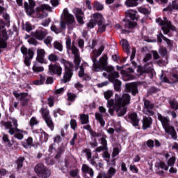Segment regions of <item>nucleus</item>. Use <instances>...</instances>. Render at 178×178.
I'll return each instance as SVG.
<instances>
[{"instance_id": "c756f323", "label": "nucleus", "mask_w": 178, "mask_h": 178, "mask_svg": "<svg viewBox=\"0 0 178 178\" xmlns=\"http://www.w3.org/2000/svg\"><path fill=\"white\" fill-rule=\"evenodd\" d=\"M95 119L99 122V123L101 124L102 127H104L105 126V120H104V118L102 117V114L99 113H95Z\"/></svg>"}, {"instance_id": "e433bc0d", "label": "nucleus", "mask_w": 178, "mask_h": 178, "mask_svg": "<svg viewBox=\"0 0 178 178\" xmlns=\"http://www.w3.org/2000/svg\"><path fill=\"white\" fill-rule=\"evenodd\" d=\"M24 8L29 16L34 13V7L29 6V3H24Z\"/></svg>"}, {"instance_id": "72a5a7b5", "label": "nucleus", "mask_w": 178, "mask_h": 178, "mask_svg": "<svg viewBox=\"0 0 178 178\" xmlns=\"http://www.w3.org/2000/svg\"><path fill=\"white\" fill-rule=\"evenodd\" d=\"M40 113H42V116L43 119H47L48 118H51L49 115V110L45 108H42L40 110Z\"/></svg>"}, {"instance_id": "338daca9", "label": "nucleus", "mask_w": 178, "mask_h": 178, "mask_svg": "<svg viewBox=\"0 0 178 178\" xmlns=\"http://www.w3.org/2000/svg\"><path fill=\"white\" fill-rule=\"evenodd\" d=\"M151 58H152V54L148 53V54H147L145 56V57H144V58H143V61H144V62H148V60H149L151 59Z\"/></svg>"}, {"instance_id": "4be33fe9", "label": "nucleus", "mask_w": 178, "mask_h": 178, "mask_svg": "<svg viewBox=\"0 0 178 178\" xmlns=\"http://www.w3.org/2000/svg\"><path fill=\"white\" fill-rule=\"evenodd\" d=\"M104 49H105V47L101 46L97 50L93 51V54L92 56V62H97V58H98V56H101V54L104 52Z\"/></svg>"}, {"instance_id": "aec40b11", "label": "nucleus", "mask_w": 178, "mask_h": 178, "mask_svg": "<svg viewBox=\"0 0 178 178\" xmlns=\"http://www.w3.org/2000/svg\"><path fill=\"white\" fill-rule=\"evenodd\" d=\"M153 67L154 66L152 65V63H149L142 68V73H150L152 76H154L155 71Z\"/></svg>"}, {"instance_id": "ddd939ff", "label": "nucleus", "mask_w": 178, "mask_h": 178, "mask_svg": "<svg viewBox=\"0 0 178 178\" xmlns=\"http://www.w3.org/2000/svg\"><path fill=\"white\" fill-rule=\"evenodd\" d=\"M73 13L75 14L77 22L79 24H84V13L80 8H74Z\"/></svg>"}, {"instance_id": "9b49d317", "label": "nucleus", "mask_w": 178, "mask_h": 178, "mask_svg": "<svg viewBox=\"0 0 178 178\" xmlns=\"http://www.w3.org/2000/svg\"><path fill=\"white\" fill-rule=\"evenodd\" d=\"M108 137L106 135H102L100 141L102 146H99L96 148V152H101V151H107L108 150V141L106 140Z\"/></svg>"}, {"instance_id": "e2e57ef3", "label": "nucleus", "mask_w": 178, "mask_h": 178, "mask_svg": "<svg viewBox=\"0 0 178 178\" xmlns=\"http://www.w3.org/2000/svg\"><path fill=\"white\" fill-rule=\"evenodd\" d=\"M175 162H176V159L175 157H171L168 161V165L169 166H173L175 165Z\"/></svg>"}, {"instance_id": "5701e85b", "label": "nucleus", "mask_w": 178, "mask_h": 178, "mask_svg": "<svg viewBox=\"0 0 178 178\" xmlns=\"http://www.w3.org/2000/svg\"><path fill=\"white\" fill-rule=\"evenodd\" d=\"M152 124V118L151 117H145L143 120V129L147 130V129L151 127Z\"/></svg>"}, {"instance_id": "4468645a", "label": "nucleus", "mask_w": 178, "mask_h": 178, "mask_svg": "<svg viewBox=\"0 0 178 178\" xmlns=\"http://www.w3.org/2000/svg\"><path fill=\"white\" fill-rule=\"evenodd\" d=\"M45 50L43 49H37L36 62L42 65L45 63Z\"/></svg>"}, {"instance_id": "49530a36", "label": "nucleus", "mask_w": 178, "mask_h": 178, "mask_svg": "<svg viewBox=\"0 0 178 178\" xmlns=\"http://www.w3.org/2000/svg\"><path fill=\"white\" fill-rule=\"evenodd\" d=\"M93 8H95L96 10H102V9H104V5L98 1H96L95 2Z\"/></svg>"}, {"instance_id": "09e8293b", "label": "nucleus", "mask_w": 178, "mask_h": 178, "mask_svg": "<svg viewBox=\"0 0 178 178\" xmlns=\"http://www.w3.org/2000/svg\"><path fill=\"white\" fill-rule=\"evenodd\" d=\"M13 124L14 126V131H21V133H23V130L19 129L17 128V120L16 119H13Z\"/></svg>"}, {"instance_id": "bf43d9fd", "label": "nucleus", "mask_w": 178, "mask_h": 178, "mask_svg": "<svg viewBox=\"0 0 178 178\" xmlns=\"http://www.w3.org/2000/svg\"><path fill=\"white\" fill-rule=\"evenodd\" d=\"M85 154H86L88 161H90V159H91L92 158V154H91V149H86L84 150Z\"/></svg>"}, {"instance_id": "c85d7f7f", "label": "nucleus", "mask_w": 178, "mask_h": 178, "mask_svg": "<svg viewBox=\"0 0 178 178\" xmlns=\"http://www.w3.org/2000/svg\"><path fill=\"white\" fill-rule=\"evenodd\" d=\"M38 12H42L44 10H47V12L52 11V7H50L49 5L42 4V6L37 8Z\"/></svg>"}, {"instance_id": "680f3d73", "label": "nucleus", "mask_w": 178, "mask_h": 178, "mask_svg": "<svg viewBox=\"0 0 178 178\" xmlns=\"http://www.w3.org/2000/svg\"><path fill=\"white\" fill-rule=\"evenodd\" d=\"M70 126L73 130H76V127H77V122H76V120H71Z\"/></svg>"}, {"instance_id": "0eeeda50", "label": "nucleus", "mask_w": 178, "mask_h": 178, "mask_svg": "<svg viewBox=\"0 0 178 178\" xmlns=\"http://www.w3.org/2000/svg\"><path fill=\"white\" fill-rule=\"evenodd\" d=\"M35 172L38 175H41L42 178H48L51 176V170L45 168L42 163H38L35 165Z\"/></svg>"}, {"instance_id": "c9c22d12", "label": "nucleus", "mask_w": 178, "mask_h": 178, "mask_svg": "<svg viewBox=\"0 0 178 178\" xmlns=\"http://www.w3.org/2000/svg\"><path fill=\"white\" fill-rule=\"evenodd\" d=\"M120 76L119 72L114 71L108 76V77L111 81H115V80H118L116 79H119Z\"/></svg>"}, {"instance_id": "c03bdc74", "label": "nucleus", "mask_w": 178, "mask_h": 178, "mask_svg": "<svg viewBox=\"0 0 178 178\" xmlns=\"http://www.w3.org/2000/svg\"><path fill=\"white\" fill-rule=\"evenodd\" d=\"M170 83L173 84L174 83L178 82V74H172L170 76Z\"/></svg>"}, {"instance_id": "cd10ccee", "label": "nucleus", "mask_w": 178, "mask_h": 178, "mask_svg": "<svg viewBox=\"0 0 178 178\" xmlns=\"http://www.w3.org/2000/svg\"><path fill=\"white\" fill-rule=\"evenodd\" d=\"M121 44L122 45L124 51H125L127 54H130V44H129V42L126 39L121 40Z\"/></svg>"}, {"instance_id": "f8f14e48", "label": "nucleus", "mask_w": 178, "mask_h": 178, "mask_svg": "<svg viewBox=\"0 0 178 178\" xmlns=\"http://www.w3.org/2000/svg\"><path fill=\"white\" fill-rule=\"evenodd\" d=\"M13 95L15 96V98H19L20 101H22V104L23 106H26L29 105V98H27L29 94L27 93L19 94L16 92H14Z\"/></svg>"}, {"instance_id": "9d476101", "label": "nucleus", "mask_w": 178, "mask_h": 178, "mask_svg": "<svg viewBox=\"0 0 178 178\" xmlns=\"http://www.w3.org/2000/svg\"><path fill=\"white\" fill-rule=\"evenodd\" d=\"M48 72L51 76L55 74L57 76H62V67L58 65L57 64H50L49 65Z\"/></svg>"}, {"instance_id": "7ed1b4c3", "label": "nucleus", "mask_w": 178, "mask_h": 178, "mask_svg": "<svg viewBox=\"0 0 178 178\" xmlns=\"http://www.w3.org/2000/svg\"><path fill=\"white\" fill-rule=\"evenodd\" d=\"M61 63L65 66V74L63 78L61 79V83H67L70 81V79L73 76V63L65 60L61 59Z\"/></svg>"}, {"instance_id": "a19ab883", "label": "nucleus", "mask_w": 178, "mask_h": 178, "mask_svg": "<svg viewBox=\"0 0 178 178\" xmlns=\"http://www.w3.org/2000/svg\"><path fill=\"white\" fill-rule=\"evenodd\" d=\"M23 162H24V157H19L17 161V169H21V168H23Z\"/></svg>"}, {"instance_id": "603ef678", "label": "nucleus", "mask_w": 178, "mask_h": 178, "mask_svg": "<svg viewBox=\"0 0 178 178\" xmlns=\"http://www.w3.org/2000/svg\"><path fill=\"white\" fill-rule=\"evenodd\" d=\"M74 87L75 88H76V90H78V91L81 92L83 91L84 86L81 84L80 82H76V83H74Z\"/></svg>"}, {"instance_id": "0e129e2a", "label": "nucleus", "mask_w": 178, "mask_h": 178, "mask_svg": "<svg viewBox=\"0 0 178 178\" xmlns=\"http://www.w3.org/2000/svg\"><path fill=\"white\" fill-rule=\"evenodd\" d=\"M8 47V44H6V42L3 40H0V54L2 52V50H1V48H6Z\"/></svg>"}, {"instance_id": "a878e982", "label": "nucleus", "mask_w": 178, "mask_h": 178, "mask_svg": "<svg viewBox=\"0 0 178 178\" xmlns=\"http://www.w3.org/2000/svg\"><path fill=\"white\" fill-rule=\"evenodd\" d=\"M127 17H130L131 20H137V11L134 10H128L125 12Z\"/></svg>"}, {"instance_id": "b1692460", "label": "nucleus", "mask_w": 178, "mask_h": 178, "mask_svg": "<svg viewBox=\"0 0 178 178\" xmlns=\"http://www.w3.org/2000/svg\"><path fill=\"white\" fill-rule=\"evenodd\" d=\"M86 66H87L86 63L81 64V65L79 67L80 70L79 72V77H83L84 80H87V78L90 79V76L84 73V68Z\"/></svg>"}, {"instance_id": "6e6d98bb", "label": "nucleus", "mask_w": 178, "mask_h": 178, "mask_svg": "<svg viewBox=\"0 0 178 178\" xmlns=\"http://www.w3.org/2000/svg\"><path fill=\"white\" fill-rule=\"evenodd\" d=\"M103 70H105L106 72H107V73H110V74L113 72L115 71V68H113V67L112 66H106Z\"/></svg>"}, {"instance_id": "bb28decb", "label": "nucleus", "mask_w": 178, "mask_h": 178, "mask_svg": "<svg viewBox=\"0 0 178 178\" xmlns=\"http://www.w3.org/2000/svg\"><path fill=\"white\" fill-rule=\"evenodd\" d=\"M3 126H4V127H6V129H7V130L8 129L9 130L8 133L11 136H13V134H15V128H13L12 122H3Z\"/></svg>"}, {"instance_id": "6e6552de", "label": "nucleus", "mask_w": 178, "mask_h": 178, "mask_svg": "<svg viewBox=\"0 0 178 178\" xmlns=\"http://www.w3.org/2000/svg\"><path fill=\"white\" fill-rule=\"evenodd\" d=\"M21 51L23 55H25L24 63L26 66H30V59H33L34 51L31 49H27L26 47H21Z\"/></svg>"}, {"instance_id": "8fccbe9b", "label": "nucleus", "mask_w": 178, "mask_h": 178, "mask_svg": "<svg viewBox=\"0 0 178 178\" xmlns=\"http://www.w3.org/2000/svg\"><path fill=\"white\" fill-rule=\"evenodd\" d=\"M17 134H15L14 137H15V138H17L18 140H23L24 138V135L23 133H24L26 134V131L22 132V131H17Z\"/></svg>"}, {"instance_id": "4c0bfd02", "label": "nucleus", "mask_w": 178, "mask_h": 178, "mask_svg": "<svg viewBox=\"0 0 178 178\" xmlns=\"http://www.w3.org/2000/svg\"><path fill=\"white\" fill-rule=\"evenodd\" d=\"M48 59L49 60H50V62L55 63L56 62H58V60H59V57L56 54H51L48 56Z\"/></svg>"}, {"instance_id": "f704fd0d", "label": "nucleus", "mask_w": 178, "mask_h": 178, "mask_svg": "<svg viewBox=\"0 0 178 178\" xmlns=\"http://www.w3.org/2000/svg\"><path fill=\"white\" fill-rule=\"evenodd\" d=\"M44 120L45 121V123L47 124L48 127H49L51 130H54V122L52 121V118H51V117H49L47 118H44Z\"/></svg>"}, {"instance_id": "3c124183", "label": "nucleus", "mask_w": 178, "mask_h": 178, "mask_svg": "<svg viewBox=\"0 0 178 178\" xmlns=\"http://www.w3.org/2000/svg\"><path fill=\"white\" fill-rule=\"evenodd\" d=\"M104 95L106 99H109L113 95V92L112 90H107L104 92Z\"/></svg>"}, {"instance_id": "412c9836", "label": "nucleus", "mask_w": 178, "mask_h": 178, "mask_svg": "<svg viewBox=\"0 0 178 178\" xmlns=\"http://www.w3.org/2000/svg\"><path fill=\"white\" fill-rule=\"evenodd\" d=\"M129 119L131 120V124L135 127L138 126V123L140 122V119L137 117V113H131L129 115Z\"/></svg>"}, {"instance_id": "39448f33", "label": "nucleus", "mask_w": 178, "mask_h": 178, "mask_svg": "<svg viewBox=\"0 0 178 178\" xmlns=\"http://www.w3.org/2000/svg\"><path fill=\"white\" fill-rule=\"evenodd\" d=\"M63 17L64 20L62 19L60 22L61 29H66V23L67 24H73L75 22L74 15L69 13L67 8L63 10Z\"/></svg>"}, {"instance_id": "a18cd8bd", "label": "nucleus", "mask_w": 178, "mask_h": 178, "mask_svg": "<svg viewBox=\"0 0 178 178\" xmlns=\"http://www.w3.org/2000/svg\"><path fill=\"white\" fill-rule=\"evenodd\" d=\"M97 26L95 19H91L89 22L87 24V27L88 29H94Z\"/></svg>"}, {"instance_id": "13d9d810", "label": "nucleus", "mask_w": 178, "mask_h": 178, "mask_svg": "<svg viewBox=\"0 0 178 178\" xmlns=\"http://www.w3.org/2000/svg\"><path fill=\"white\" fill-rule=\"evenodd\" d=\"M108 173L109 175H111V176L112 177H113V176H115V175H116V169L113 168V167H111L108 170Z\"/></svg>"}, {"instance_id": "423d86ee", "label": "nucleus", "mask_w": 178, "mask_h": 178, "mask_svg": "<svg viewBox=\"0 0 178 178\" xmlns=\"http://www.w3.org/2000/svg\"><path fill=\"white\" fill-rule=\"evenodd\" d=\"M108 66V56L104 55L101 57L99 61L93 62V72H101L104 68Z\"/></svg>"}, {"instance_id": "052dcab7", "label": "nucleus", "mask_w": 178, "mask_h": 178, "mask_svg": "<svg viewBox=\"0 0 178 178\" xmlns=\"http://www.w3.org/2000/svg\"><path fill=\"white\" fill-rule=\"evenodd\" d=\"M159 53L162 55V56H165L168 54V50L165 47H161L159 49Z\"/></svg>"}, {"instance_id": "2eb2a0df", "label": "nucleus", "mask_w": 178, "mask_h": 178, "mask_svg": "<svg viewBox=\"0 0 178 178\" xmlns=\"http://www.w3.org/2000/svg\"><path fill=\"white\" fill-rule=\"evenodd\" d=\"M164 130L165 133H167V134H170L173 140H177V133L176 132L175 127L172 125H168V127L164 128Z\"/></svg>"}, {"instance_id": "473e14b6", "label": "nucleus", "mask_w": 178, "mask_h": 178, "mask_svg": "<svg viewBox=\"0 0 178 178\" xmlns=\"http://www.w3.org/2000/svg\"><path fill=\"white\" fill-rule=\"evenodd\" d=\"M89 119H90V117L88 116V115H86V114L80 115V120L82 124H87V123L90 122Z\"/></svg>"}, {"instance_id": "393cba45", "label": "nucleus", "mask_w": 178, "mask_h": 178, "mask_svg": "<svg viewBox=\"0 0 178 178\" xmlns=\"http://www.w3.org/2000/svg\"><path fill=\"white\" fill-rule=\"evenodd\" d=\"M92 20H95L96 24H99L100 23H104V17L102 14L99 13H96L92 15Z\"/></svg>"}, {"instance_id": "4d7b16f0", "label": "nucleus", "mask_w": 178, "mask_h": 178, "mask_svg": "<svg viewBox=\"0 0 178 178\" xmlns=\"http://www.w3.org/2000/svg\"><path fill=\"white\" fill-rule=\"evenodd\" d=\"M138 12H140V13H143V15H149V10H147L145 8H138Z\"/></svg>"}, {"instance_id": "20e7f679", "label": "nucleus", "mask_w": 178, "mask_h": 178, "mask_svg": "<svg viewBox=\"0 0 178 178\" xmlns=\"http://www.w3.org/2000/svg\"><path fill=\"white\" fill-rule=\"evenodd\" d=\"M156 23H158L160 26H163L161 27L164 34H168V33L172 30V31H176V27L172 25L170 21L168 20V18L164 17L163 19L161 18H157L156 19Z\"/></svg>"}, {"instance_id": "6ab92c4d", "label": "nucleus", "mask_w": 178, "mask_h": 178, "mask_svg": "<svg viewBox=\"0 0 178 178\" xmlns=\"http://www.w3.org/2000/svg\"><path fill=\"white\" fill-rule=\"evenodd\" d=\"M81 170L83 173H86V175H89L90 177L93 178L94 177V170L91 168V167L88 166L87 164H83Z\"/></svg>"}, {"instance_id": "1a4fd4ad", "label": "nucleus", "mask_w": 178, "mask_h": 178, "mask_svg": "<svg viewBox=\"0 0 178 178\" xmlns=\"http://www.w3.org/2000/svg\"><path fill=\"white\" fill-rule=\"evenodd\" d=\"M154 106H155V105L149 102V100H145L143 110V113L147 116H153L154 111L152 109H154Z\"/></svg>"}, {"instance_id": "37998d69", "label": "nucleus", "mask_w": 178, "mask_h": 178, "mask_svg": "<svg viewBox=\"0 0 178 178\" xmlns=\"http://www.w3.org/2000/svg\"><path fill=\"white\" fill-rule=\"evenodd\" d=\"M54 47L56 49L60 51V52H62V51H63V46H62V44H60V42L58 41L54 42Z\"/></svg>"}, {"instance_id": "69168bd1", "label": "nucleus", "mask_w": 178, "mask_h": 178, "mask_svg": "<svg viewBox=\"0 0 178 178\" xmlns=\"http://www.w3.org/2000/svg\"><path fill=\"white\" fill-rule=\"evenodd\" d=\"M51 30L56 33V34H59V33H60V29H58L55 25L51 26Z\"/></svg>"}, {"instance_id": "774afa93", "label": "nucleus", "mask_w": 178, "mask_h": 178, "mask_svg": "<svg viewBox=\"0 0 178 178\" xmlns=\"http://www.w3.org/2000/svg\"><path fill=\"white\" fill-rule=\"evenodd\" d=\"M38 121H37V119L33 117L30 120V125L31 126H35V124H38Z\"/></svg>"}, {"instance_id": "dca6fc26", "label": "nucleus", "mask_w": 178, "mask_h": 178, "mask_svg": "<svg viewBox=\"0 0 178 178\" xmlns=\"http://www.w3.org/2000/svg\"><path fill=\"white\" fill-rule=\"evenodd\" d=\"M157 116L163 129H165L166 127L170 125V120H169V118H168V117H165L162 115L161 113H158Z\"/></svg>"}, {"instance_id": "ea45409f", "label": "nucleus", "mask_w": 178, "mask_h": 178, "mask_svg": "<svg viewBox=\"0 0 178 178\" xmlns=\"http://www.w3.org/2000/svg\"><path fill=\"white\" fill-rule=\"evenodd\" d=\"M138 0H127L125 3L127 6H137L138 5V3L137 2Z\"/></svg>"}, {"instance_id": "de8ad7c7", "label": "nucleus", "mask_w": 178, "mask_h": 178, "mask_svg": "<svg viewBox=\"0 0 178 178\" xmlns=\"http://www.w3.org/2000/svg\"><path fill=\"white\" fill-rule=\"evenodd\" d=\"M170 105L171 106L172 109H174V111H177L178 109V102L175 100H172L170 102Z\"/></svg>"}, {"instance_id": "2f4dec72", "label": "nucleus", "mask_w": 178, "mask_h": 178, "mask_svg": "<svg viewBox=\"0 0 178 178\" xmlns=\"http://www.w3.org/2000/svg\"><path fill=\"white\" fill-rule=\"evenodd\" d=\"M112 82L113 83L115 91L120 92L122 90V81L119 80H115Z\"/></svg>"}, {"instance_id": "7c9ffc66", "label": "nucleus", "mask_w": 178, "mask_h": 178, "mask_svg": "<svg viewBox=\"0 0 178 178\" xmlns=\"http://www.w3.org/2000/svg\"><path fill=\"white\" fill-rule=\"evenodd\" d=\"M123 23L125 29H134L137 26L136 22H132L130 20L124 21Z\"/></svg>"}, {"instance_id": "58836bf2", "label": "nucleus", "mask_w": 178, "mask_h": 178, "mask_svg": "<svg viewBox=\"0 0 178 178\" xmlns=\"http://www.w3.org/2000/svg\"><path fill=\"white\" fill-rule=\"evenodd\" d=\"M33 70L35 73H40V72H44V67L38 66V64L36 63L33 66Z\"/></svg>"}, {"instance_id": "f3484780", "label": "nucleus", "mask_w": 178, "mask_h": 178, "mask_svg": "<svg viewBox=\"0 0 178 178\" xmlns=\"http://www.w3.org/2000/svg\"><path fill=\"white\" fill-rule=\"evenodd\" d=\"M47 34H48L47 30H38L33 33V37L41 41L47 37Z\"/></svg>"}, {"instance_id": "5fc2aeb1", "label": "nucleus", "mask_w": 178, "mask_h": 178, "mask_svg": "<svg viewBox=\"0 0 178 178\" xmlns=\"http://www.w3.org/2000/svg\"><path fill=\"white\" fill-rule=\"evenodd\" d=\"M112 178L111 175H109L108 172L107 173H99L97 178Z\"/></svg>"}, {"instance_id": "f03ea898", "label": "nucleus", "mask_w": 178, "mask_h": 178, "mask_svg": "<svg viewBox=\"0 0 178 178\" xmlns=\"http://www.w3.org/2000/svg\"><path fill=\"white\" fill-rule=\"evenodd\" d=\"M66 48L69 51H72L74 55L75 70H79V66H80V63L81 62V58H80V52L79 51V49L75 45L72 46V40L69 36L66 38Z\"/></svg>"}, {"instance_id": "a211bd4d", "label": "nucleus", "mask_w": 178, "mask_h": 178, "mask_svg": "<svg viewBox=\"0 0 178 178\" xmlns=\"http://www.w3.org/2000/svg\"><path fill=\"white\" fill-rule=\"evenodd\" d=\"M127 92H131L132 95L138 94V90L137 89V85L135 83H127L125 86Z\"/></svg>"}, {"instance_id": "f257e3e1", "label": "nucleus", "mask_w": 178, "mask_h": 178, "mask_svg": "<svg viewBox=\"0 0 178 178\" xmlns=\"http://www.w3.org/2000/svg\"><path fill=\"white\" fill-rule=\"evenodd\" d=\"M130 104V95L124 93L120 97L119 95H115V99H109L107 102V106L108 107V112L111 116H113V111L118 114V116H124L127 108L126 105Z\"/></svg>"}, {"instance_id": "79ce46f5", "label": "nucleus", "mask_w": 178, "mask_h": 178, "mask_svg": "<svg viewBox=\"0 0 178 178\" xmlns=\"http://www.w3.org/2000/svg\"><path fill=\"white\" fill-rule=\"evenodd\" d=\"M97 24L99 26L97 33H99V34H101V33H104V31H105V30L106 29V25H105L104 22Z\"/></svg>"}, {"instance_id": "864d4df0", "label": "nucleus", "mask_w": 178, "mask_h": 178, "mask_svg": "<svg viewBox=\"0 0 178 178\" xmlns=\"http://www.w3.org/2000/svg\"><path fill=\"white\" fill-rule=\"evenodd\" d=\"M68 101H74L77 98V95L72 92L67 93Z\"/></svg>"}]
</instances>
